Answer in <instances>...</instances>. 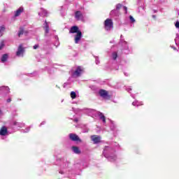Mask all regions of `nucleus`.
I'll list each match as a JSON object with an SVG mask.
<instances>
[{
	"label": "nucleus",
	"mask_w": 179,
	"mask_h": 179,
	"mask_svg": "<svg viewBox=\"0 0 179 179\" xmlns=\"http://www.w3.org/2000/svg\"><path fill=\"white\" fill-rule=\"evenodd\" d=\"M55 40H56V42L55 43V46L57 48L59 47V41L58 39V36H55Z\"/></svg>",
	"instance_id": "25"
},
{
	"label": "nucleus",
	"mask_w": 179,
	"mask_h": 179,
	"mask_svg": "<svg viewBox=\"0 0 179 179\" xmlns=\"http://www.w3.org/2000/svg\"><path fill=\"white\" fill-rule=\"evenodd\" d=\"M29 131H30V127H27L25 128V129H24L23 132H24V134H27V132H29Z\"/></svg>",
	"instance_id": "32"
},
{
	"label": "nucleus",
	"mask_w": 179,
	"mask_h": 179,
	"mask_svg": "<svg viewBox=\"0 0 179 179\" xmlns=\"http://www.w3.org/2000/svg\"><path fill=\"white\" fill-rule=\"evenodd\" d=\"M103 156L108 160V162H115L117 160V154H115V148L111 145H106L102 153Z\"/></svg>",
	"instance_id": "1"
},
{
	"label": "nucleus",
	"mask_w": 179,
	"mask_h": 179,
	"mask_svg": "<svg viewBox=\"0 0 179 179\" xmlns=\"http://www.w3.org/2000/svg\"><path fill=\"white\" fill-rule=\"evenodd\" d=\"M85 72V69L82 66H78L76 67L74 72H73V78H79Z\"/></svg>",
	"instance_id": "7"
},
{
	"label": "nucleus",
	"mask_w": 179,
	"mask_h": 179,
	"mask_svg": "<svg viewBox=\"0 0 179 179\" xmlns=\"http://www.w3.org/2000/svg\"><path fill=\"white\" fill-rule=\"evenodd\" d=\"M11 101H12V99H7V103H10Z\"/></svg>",
	"instance_id": "41"
},
{
	"label": "nucleus",
	"mask_w": 179,
	"mask_h": 179,
	"mask_svg": "<svg viewBox=\"0 0 179 179\" xmlns=\"http://www.w3.org/2000/svg\"><path fill=\"white\" fill-rule=\"evenodd\" d=\"M40 1H45V0H40Z\"/></svg>",
	"instance_id": "53"
},
{
	"label": "nucleus",
	"mask_w": 179,
	"mask_h": 179,
	"mask_svg": "<svg viewBox=\"0 0 179 179\" xmlns=\"http://www.w3.org/2000/svg\"><path fill=\"white\" fill-rule=\"evenodd\" d=\"M91 139L94 143H99L100 141H101V137L99 136L93 135L91 136Z\"/></svg>",
	"instance_id": "14"
},
{
	"label": "nucleus",
	"mask_w": 179,
	"mask_h": 179,
	"mask_svg": "<svg viewBox=\"0 0 179 179\" xmlns=\"http://www.w3.org/2000/svg\"><path fill=\"white\" fill-rule=\"evenodd\" d=\"M85 113L89 117H92V118H96V117H99V120L103 122V125H106V116L101 112H99L94 109H85Z\"/></svg>",
	"instance_id": "2"
},
{
	"label": "nucleus",
	"mask_w": 179,
	"mask_h": 179,
	"mask_svg": "<svg viewBox=\"0 0 179 179\" xmlns=\"http://www.w3.org/2000/svg\"><path fill=\"white\" fill-rule=\"evenodd\" d=\"M22 34H23V29H20V32L18 33V37H20V36H22Z\"/></svg>",
	"instance_id": "33"
},
{
	"label": "nucleus",
	"mask_w": 179,
	"mask_h": 179,
	"mask_svg": "<svg viewBox=\"0 0 179 179\" xmlns=\"http://www.w3.org/2000/svg\"><path fill=\"white\" fill-rule=\"evenodd\" d=\"M5 25H2L0 27V36H2V31H5Z\"/></svg>",
	"instance_id": "28"
},
{
	"label": "nucleus",
	"mask_w": 179,
	"mask_h": 179,
	"mask_svg": "<svg viewBox=\"0 0 179 179\" xmlns=\"http://www.w3.org/2000/svg\"><path fill=\"white\" fill-rule=\"evenodd\" d=\"M132 106H134V107H139V106H143V102H139L138 101H134L132 103Z\"/></svg>",
	"instance_id": "21"
},
{
	"label": "nucleus",
	"mask_w": 179,
	"mask_h": 179,
	"mask_svg": "<svg viewBox=\"0 0 179 179\" xmlns=\"http://www.w3.org/2000/svg\"><path fill=\"white\" fill-rule=\"evenodd\" d=\"M45 121H43V122H42L40 124L39 127H41V125H45Z\"/></svg>",
	"instance_id": "39"
},
{
	"label": "nucleus",
	"mask_w": 179,
	"mask_h": 179,
	"mask_svg": "<svg viewBox=\"0 0 179 179\" xmlns=\"http://www.w3.org/2000/svg\"><path fill=\"white\" fill-rule=\"evenodd\" d=\"M120 58V56H118V52L114 51L112 52L110 56V61H112L113 64H117V62L118 61V59Z\"/></svg>",
	"instance_id": "9"
},
{
	"label": "nucleus",
	"mask_w": 179,
	"mask_h": 179,
	"mask_svg": "<svg viewBox=\"0 0 179 179\" xmlns=\"http://www.w3.org/2000/svg\"><path fill=\"white\" fill-rule=\"evenodd\" d=\"M115 143V146H116V148H118V146H120L118 143Z\"/></svg>",
	"instance_id": "42"
},
{
	"label": "nucleus",
	"mask_w": 179,
	"mask_h": 179,
	"mask_svg": "<svg viewBox=\"0 0 179 179\" xmlns=\"http://www.w3.org/2000/svg\"><path fill=\"white\" fill-rule=\"evenodd\" d=\"M175 27H176V29H179V21H177V22L175 23Z\"/></svg>",
	"instance_id": "34"
},
{
	"label": "nucleus",
	"mask_w": 179,
	"mask_h": 179,
	"mask_svg": "<svg viewBox=\"0 0 179 179\" xmlns=\"http://www.w3.org/2000/svg\"><path fill=\"white\" fill-rule=\"evenodd\" d=\"M110 131H113V132H117L118 131V129H117V125L114 124V122H110Z\"/></svg>",
	"instance_id": "19"
},
{
	"label": "nucleus",
	"mask_w": 179,
	"mask_h": 179,
	"mask_svg": "<svg viewBox=\"0 0 179 179\" xmlns=\"http://www.w3.org/2000/svg\"><path fill=\"white\" fill-rule=\"evenodd\" d=\"M121 8H122V9H123V10H124L125 13H127L128 8H127V6H123L121 3H118L116 6L115 10H113L110 12V15L115 13V12H118V10H120V9H121Z\"/></svg>",
	"instance_id": "10"
},
{
	"label": "nucleus",
	"mask_w": 179,
	"mask_h": 179,
	"mask_svg": "<svg viewBox=\"0 0 179 179\" xmlns=\"http://www.w3.org/2000/svg\"><path fill=\"white\" fill-rule=\"evenodd\" d=\"M73 111L76 113L78 114V113H80V111H82V109H75V108H72Z\"/></svg>",
	"instance_id": "29"
},
{
	"label": "nucleus",
	"mask_w": 179,
	"mask_h": 179,
	"mask_svg": "<svg viewBox=\"0 0 179 179\" xmlns=\"http://www.w3.org/2000/svg\"><path fill=\"white\" fill-rule=\"evenodd\" d=\"M124 76H129V73H124Z\"/></svg>",
	"instance_id": "46"
},
{
	"label": "nucleus",
	"mask_w": 179,
	"mask_h": 179,
	"mask_svg": "<svg viewBox=\"0 0 179 179\" xmlns=\"http://www.w3.org/2000/svg\"><path fill=\"white\" fill-rule=\"evenodd\" d=\"M99 94L101 97H103V99H107V97H108V92L105 90H99Z\"/></svg>",
	"instance_id": "13"
},
{
	"label": "nucleus",
	"mask_w": 179,
	"mask_h": 179,
	"mask_svg": "<svg viewBox=\"0 0 179 179\" xmlns=\"http://www.w3.org/2000/svg\"><path fill=\"white\" fill-rule=\"evenodd\" d=\"M83 132L85 134H86L87 132H89V129H86L83 130Z\"/></svg>",
	"instance_id": "40"
},
{
	"label": "nucleus",
	"mask_w": 179,
	"mask_h": 179,
	"mask_svg": "<svg viewBox=\"0 0 179 179\" xmlns=\"http://www.w3.org/2000/svg\"><path fill=\"white\" fill-rule=\"evenodd\" d=\"M71 150H73V153H76V155H80V150L76 146H73Z\"/></svg>",
	"instance_id": "20"
},
{
	"label": "nucleus",
	"mask_w": 179,
	"mask_h": 179,
	"mask_svg": "<svg viewBox=\"0 0 179 179\" xmlns=\"http://www.w3.org/2000/svg\"><path fill=\"white\" fill-rule=\"evenodd\" d=\"M110 44L114 43H115V41L112 40V41H110Z\"/></svg>",
	"instance_id": "45"
},
{
	"label": "nucleus",
	"mask_w": 179,
	"mask_h": 179,
	"mask_svg": "<svg viewBox=\"0 0 179 179\" xmlns=\"http://www.w3.org/2000/svg\"><path fill=\"white\" fill-rule=\"evenodd\" d=\"M56 87H57V89H59V87L58 85H56Z\"/></svg>",
	"instance_id": "48"
},
{
	"label": "nucleus",
	"mask_w": 179,
	"mask_h": 179,
	"mask_svg": "<svg viewBox=\"0 0 179 179\" xmlns=\"http://www.w3.org/2000/svg\"><path fill=\"white\" fill-rule=\"evenodd\" d=\"M95 64L96 65H99V64H100V59H99V57H95Z\"/></svg>",
	"instance_id": "30"
},
{
	"label": "nucleus",
	"mask_w": 179,
	"mask_h": 179,
	"mask_svg": "<svg viewBox=\"0 0 179 179\" xmlns=\"http://www.w3.org/2000/svg\"><path fill=\"white\" fill-rule=\"evenodd\" d=\"M23 54V45H20L16 52L17 57H20Z\"/></svg>",
	"instance_id": "16"
},
{
	"label": "nucleus",
	"mask_w": 179,
	"mask_h": 179,
	"mask_svg": "<svg viewBox=\"0 0 179 179\" xmlns=\"http://www.w3.org/2000/svg\"><path fill=\"white\" fill-rule=\"evenodd\" d=\"M126 90H127V92H128L129 93H131V91L132 90V88H131V87H127L126 88Z\"/></svg>",
	"instance_id": "35"
},
{
	"label": "nucleus",
	"mask_w": 179,
	"mask_h": 179,
	"mask_svg": "<svg viewBox=\"0 0 179 179\" xmlns=\"http://www.w3.org/2000/svg\"><path fill=\"white\" fill-rule=\"evenodd\" d=\"M120 45H122V54H126L128 55V54H131L132 52V48L129 46L128 44V42L125 41V39H124V36H120V40L119 42Z\"/></svg>",
	"instance_id": "3"
},
{
	"label": "nucleus",
	"mask_w": 179,
	"mask_h": 179,
	"mask_svg": "<svg viewBox=\"0 0 179 179\" xmlns=\"http://www.w3.org/2000/svg\"><path fill=\"white\" fill-rule=\"evenodd\" d=\"M90 89H91V90H92V92H97V90H99V88H97V87H96V85H90Z\"/></svg>",
	"instance_id": "26"
},
{
	"label": "nucleus",
	"mask_w": 179,
	"mask_h": 179,
	"mask_svg": "<svg viewBox=\"0 0 179 179\" xmlns=\"http://www.w3.org/2000/svg\"><path fill=\"white\" fill-rule=\"evenodd\" d=\"M75 18L76 20H80L81 22H83L85 20V17L83 16V13H82L81 11H76L75 13Z\"/></svg>",
	"instance_id": "12"
},
{
	"label": "nucleus",
	"mask_w": 179,
	"mask_h": 179,
	"mask_svg": "<svg viewBox=\"0 0 179 179\" xmlns=\"http://www.w3.org/2000/svg\"><path fill=\"white\" fill-rule=\"evenodd\" d=\"M73 121H74V122L78 123V122H79V118L76 117V118H75V119L73 120Z\"/></svg>",
	"instance_id": "36"
},
{
	"label": "nucleus",
	"mask_w": 179,
	"mask_h": 179,
	"mask_svg": "<svg viewBox=\"0 0 179 179\" xmlns=\"http://www.w3.org/2000/svg\"><path fill=\"white\" fill-rule=\"evenodd\" d=\"M45 71H48V72H50L49 68L48 67H45Z\"/></svg>",
	"instance_id": "43"
},
{
	"label": "nucleus",
	"mask_w": 179,
	"mask_h": 179,
	"mask_svg": "<svg viewBox=\"0 0 179 179\" xmlns=\"http://www.w3.org/2000/svg\"><path fill=\"white\" fill-rule=\"evenodd\" d=\"M129 20H130V23L131 24V27H134V23H135L136 20H135V18H134L132 15H129Z\"/></svg>",
	"instance_id": "22"
},
{
	"label": "nucleus",
	"mask_w": 179,
	"mask_h": 179,
	"mask_svg": "<svg viewBox=\"0 0 179 179\" xmlns=\"http://www.w3.org/2000/svg\"><path fill=\"white\" fill-rule=\"evenodd\" d=\"M70 96L71 97V99L73 100L76 98V92L72 91L71 93H70Z\"/></svg>",
	"instance_id": "27"
},
{
	"label": "nucleus",
	"mask_w": 179,
	"mask_h": 179,
	"mask_svg": "<svg viewBox=\"0 0 179 179\" xmlns=\"http://www.w3.org/2000/svg\"><path fill=\"white\" fill-rule=\"evenodd\" d=\"M69 171V162L67 161H62V164L60 165V174H66Z\"/></svg>",
	"instance_id": "5"
},
{
	"label": "nucleus",
	"mask_w": 179,
	"mask_h": 179,
	"mask_svg": "<svg viewBox=\"0 0 179 179\" xmlns=\"http://www.w3.org/2000/svg\"><path fill=\"white\" fill-rule=\"evenodd\" d=\"M29 76H38V72L34 71V73H30Z\"/></svg>",
	"instance_id": "31"
},
{
	"label": "nucleus",
	"mask_w": 179,
	"mask_h": 179,
	"mask_svg": "<svg viewBox=\"0 0 179 179\" xmlns=\"http://www.w3.org/2000/svg\"><path fill=\"white\" fill-rule=\"evenodd\" d=\"M38 16H41L42 17L47 16V10L44 8H40L38 11Z\"/></svg>",
	"instance_id": "18"
},
{
	"label": "nucleus",
	"mask_w": 179,
	"mask_h": 179,
	"mask_svg": "<svg viewBox=\"0 0 179 179\" xmlns=\"http://www.w3.org/2000/svg\"><path fill=\"white\" fill-rule=\"evenodd\" d=\"M69 33L72 34L76 33V34L74 35V43L75 44H79V41L82 40L83 37L82 31L79 30V27H78L77 26L71 27L69 30Z\"/></svg>",
	"instance_id": "4"
},
{
	"label": "nucleus",
	"mask_w": 179,
	"mask_h": 179,
	"mask_svg": "<svg viewBox=\"0 0 179 179\" xmlns=\"http://www.w3.org/2000/svg\"><path fill=\"white\" fill-rule=\"evenodd\" d=\"M152 17H154V18L156 17V15H152Z\"/></svg>",
	"instance_id": "50"
},
{
	"label": "nucleus",
	"mask_w": 179,
	"mask_h": 179,
	"mask_svg": "<svg viewBox=\"0 0 179 179\" xmlns=\"http://www.w3.org/2000/svg\"><path fill=\"white\" fill-rule=\"evenodd\" d=\"M131 97H133V99H135V96L134 95H131Z\"/></svg>",
	"instance_id": "49"
},
{
	"label": "nucleus",
	"mask_w": 179,
	"mask_h": 179,
	"mask_svg": "<svg viewBox=\"0 0 179 179\" xmlns=\"http://www.w3.org/2000/svg\"><path fill=\"white\" fill-rule=\"evenodd\" d=\"M8 61V54H4L1 57V62H6Z\"/></svg>",
	"instance_id": "24"
},
{
	"label": "nucleus",
	"mask_w": 179,
	"mask_h": 179,
	"mask_svg": "<svg viewBox=\"0 0 179 179\" xmlns=\"http://www.w3.org/2000/svg\"><path fill=\"white\" fill-rule=\"evenodd\" d=\"M6 134H8V128H6V127H2L0 129V135L5 136Z\"/></svg>",
	"instance_id": "17"
},
{
	"label": "nucleus",
	"mask_w": 179,
	"mask_h": 179,
	"mask_svg": "<svg viewBox=\"0 0 179 179\" xmlns=\"http://www.w3.org/2000/svg\"><path fill=\"white\" fill-rule=\"evenodd\" d=\"M38 48V45H34V50H37Z\"/></svg>",
	"instance_id": "38"
},
{
	"label": "nucleus",
	"mask_w": 179,
	"mask_h": 179,
	"mask_svg": "<svg viewBox=\"0 0 179 179\" xmlns=\"http://www.w3.org/2000/svg\"><path fill=\"white\" fill-rule=\"evenodd\" d=\"M155 13H156V10H154Z\"/></svg>",
	"instance_id": "52"
},
{
	"label": "nucleus",
	"mask_w": 179,
	"mask_h": 179,
	"mask_svg": "<svg viewBox=\"0 0 179 179\" xmlns=\"http://www.w3.org/2000/svg\"><path fill=\"white\" fill-rule=\"evenodd\" d=\"M1 113H2V112L0 110V115L1 114Z\"/></svg>",
	"instance_id": "51"
},
{
	"label": "nucleus",
	"mask_w": 179,
	"mask_h": 179,
	"mask_svg": "<svg viewBox=\"0 0 179 179\" xmlns=\"http://www.w3.org/2000/svg\"><path fill=\"white\" fill-rule=\"evenodd\" d=\"M3 48V44L0 45V50H2Z\"/></svg>",
	"instance_id": "44"
},
{
	"label": "nucleus",
	"mask_w": 179,
	"mask_h": 179,
	"mask_svg": "<svg viewBox=\"0 0 179 179\" xmlns=\"http://www.w3.org/2000/svg\"><path fill=\"white\" fill-rule=\"evenodd\" d=\"M1 89H6V90H9V87L5 86L1 87Z\"/></svg>",
	"instance_id": "37"
},
{
	"label": "nucleus",
	"mask_w": 179,
	"mask_h": 179,
	"mask_svg": "<svg viewBox=\"0 0 179 179\" xmlns=\"http://www.w3.org/2000/svg\"><path fill=\"white\" fill-rule=\"evenodd\" d=\"M104 29L106 31H111L114 29V23L113 20L108 18L104 21L103 23Z\"/></svg>",
	"instance_id": "6"
},
{
	"label": "nucleus",
	"mask_w": 179,
	"mask_h": 179,
	"mask_svg": "<svg viewBox=\"0 0 179 179\" xmlns=\"http://www.w3.org/2000/svg\"><path fill=\"white\" fill-rule=\"evenodd\" d=\"M23 34L25 37H28L27 38H30L33 35V31H27L24 29Z\"/></svg>",
	"instance_id": "15"
},
{
	"label": "nucleus",
	"mask_w": 179,
	"mask_h": 179,
	"mask_svg": "<svg viewBox=\"0 0 179 179\" xmlns=\"http://www.w3.org/2000/svg\"><path fill=\"white\" fill-rule=\"evenodd\" d=\"M69 138L70 141H72L73 142H82V140H80V138H79V136L73 133L69 134Z\"/></svg>",
	"instance_id": "11"
},
{
	"label": "nucleus",
	"mask_w": 179,
	"mask_h": 179,
	"mask_svg": "<svg viewBox=\"0 0 179 179\" xmlns=\"http://www.w3.org/2000/svg\"><path fill=\"white\" fill-rule=\"evenodd\" d=\"M43 29H45V37L48 38L51 36V31H50V22H45Z\"/></svg>",
	"instance_id": "8"
},
{
	"label": "nucleus",
	"mask_w": 179,
	"mask_h": 179,
	"mask_svg": "<svg viewBox=\"0 0 179 179\" xmlns=\"http://www.w3.org/2000/svg\"><path fill=\"white\" fill-rule=\"evenodd\" d=\"M172 48H173L175 51H177V48H176V47H172Z\"/></svg>",
	"instance_id": "47"
},
{
	"label": "nucleus",
	"mask_w": 179,
	"mask_h": 179,
	"mask_svg": "<svg viewBox=\"0 0 179 179\" xmlns=\"http://www.w3.org/2000/svg\"><path fill=\"white\" fill-rule=\"evenodd\" d=\"M22 12H23V9L22 8H19L18 10H17L15 13V17H17V16H20Z\"/></svg>",
	"instance_id": "23"
}]
</instances>
